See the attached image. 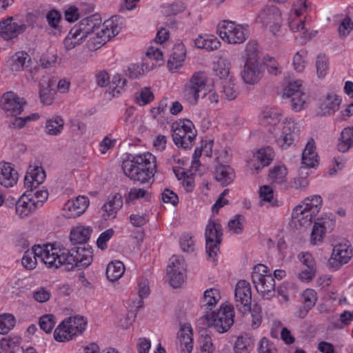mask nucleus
Wrapping results in <instances>:
<instances>
[{
    "label": "nucleus",
    "instance_id": "nucleus-1",
    "mask_svg": "<svg viewBox=\"0 0 353 353\" xmlns=\"http://www.w3.org/2000/svg\"><path fill=\"white\" fill-rule=\"evenodd\" d=\"M123 20L112 17L101 24V19L92 15L81 19L70 30L63 41V46L69 51L83 43L86 39L88 48L97 50L121 31Z\"/></svg>",
    "mask_w": 353,
    "mask_h": 353
},
{
    "label": "nucleus",
    "instance_id": "nucleus-2",
    "mask_svg": "<svg viewBox=\"0 0 353 353\" xmlns=\"http://www.w3.org/2000/svg\"><path fill=\"white\" fill-rule=\"evenodd\" d=\"M122 169L131 180L150 183L157 172L156 157L150 152L132 156L123 162Z\"/></svg>",
    "mask_w": 353,
    "mask_h": 353
},
{
    "label": "nucleus",
    "instance_id": "nucleus-3",
    "mask_svg": "<svg viewBox=\"0 0 353 353\" xmlns=\"http://www.w3.org/2000/svg\"><path fill=\"white\" fill-rule=\"evenodd\" d=\"M322 203L323 199L319 195H313L305 198L293 209L291 225L296 230L309 227L313 218L319 212Z\"/></svg>",
    "mask_w": 353,
    "mask_h": 353
},
{
    "label": "nucleus",
    "instance_id": "nucleus-4",
    "mask_svg": "<svg viewBox=\"0 0 353 353\" xmlns=\"http://www.w3.org/2000/svg\"><path fill=\"white\" fill-rule=\"evenodd\" d=\"M256 23L261 24L275 38L285 35L286 29L281 11L276 6H267L257 14Z\"/></svg>",
    "mask_w": 353,
    "mask_h": 353
},
{
    "label": "nucleus",
    "instance_id": "nucleus-5",
    "mask_svg": "<svg viewBox=\"0 0 353 353\" xmlns=\"http://www.w3.org/2000/svg\"><path fill=\"white\" fill-rule=\"evenodd\" d=\"M217 34L227 43H243L249 37L248 26L233 21L223 20L217 26Z\"/></svg>",
    "mask_w": 353,
    "mask_h": 353
},
{
    "label": "nucleus",
    "instance_id": "nucleus-6",
    "mask_svg": "<svg viewBox=\"0 0 353 353\" xmlns=\"http://www.w3.org/2000/svg\"><path fill=\"white\" fill-rule=\"evenodd\" d=\"M234 316L233 306L224 303L217 311L207 312L203 316V320L205 321L207 326L214 327L219 333H223L233 325Z\"/></svg>",
    "mask_w": 353,
    "mask_h": 353
},
{
    "label": "nucleus",
    "instance_id": "nucleus-7",
    "mask_svg": "<svg viewBox=\"0 0 353 353\" xmlns=\"http://www.w3.org/2000/svg\"><path fill=\"white\" fill-rule=\"evenodd\" d=\"M282 97L290 99V108L295 112L305 110L310 103V96L299 79L290 81L284 88Z\"/></svg>",
    "mask_w": 353,
    "mask_h": 353
},
{
    "label": "nucleus",
    "instance_id": "nucleus-8",
    "mask_svg": "<svg viewBox=\"0 0 353 353\" xmlns=\"http://www.w3.org/2000/svg\"><path fill=\"white\" fill-rule=\"evenodd\" d=\"M300 132V125L294 118L287 117L273 134L275 143L282 149H288L293 145Z\"/></svg>",
    "mask_w": 353,
    "mask_h": 353
},
{
    "label": "nucleus",
    "instance_id": "nucleus-9",
    "mask_svg": "<svg viewBox=\"0 0 353 353\" xmlns=\"http://www.w3.org/2000/svg\"><path fill=\"white\" fill-rule=\"evenodd\" d=\"M252 279L256 290L263 298L269 299L274 294V279L266 265H255L252 272Z\"/></svg>",
    "mask_w": 353,
    "mask_h": 353
},
{
    "label": "nucleus",
    "instance_id": "nucleus-10",
    "mask_svg": "<svg viewBox=\"0 0 353 353\" xmlns=\"http://www.w3.org/2000/svg\"><path fill=\"white\" fill-rule=\"evenodd\" d=\"M38 251L41 261L48 268H59L66 264L67 249L61 248L57 243L43 245H38Z\"/></svg>",
    "mask_w": 353,
    "mask_h": 353
},
{
    "label": "nucleus",
    "instance_id": "nucleus-11",
    "mask_svg": "<svg viewBox=\"0 0 353 353\" xmlns=\"http://www.w3.org/2000/svg\"><path fill=\"white\" fill-rule=\"evenodd\" d=\"M172 130L173 141L178 147L185 149L193 145L196 137V130L191 121H177L172 124Z\"/></svg>",
    "mask_w": 353,
    "mask_h": 353
},
{
    "label": "nucleus",
    "instance_id": "nucleus-12",
    "mask_svg": "<svg viewBox=\"0 0 353 353\" xmlns=\"http://www.w3.org/2000/svg\"><path fill=\"white\" fill-rule=\"evenodd\" d=\"M206 253L208 260L216 261L222 239V227L217 221L210 219L205 228Z\"/></svg>",
    "mask_w": 353,
    "mask_h": 353
},
{
    "label": "nucleus",
    "instance_id": "nucleus-13",
    "mask_svg": "<svg viewBox=\"0 0 353 353\" xmlns=\"http://www.w3.org/2000/svg\"><path fill=\"white\" fill-rule=\"evenodd\" d=\"M264 68L259 60H246L241 72V77L245 84L254 85L263 78Z\"/></svg>",
    "mask_w": 353,
    "mask_h": 353
},
{
    "label": "nucleus",
    "instance_id": "nucleus-14",
    "mask_svg": "<svg viewBox=\"0 0 353 353\" xmlns=\"http://www.w3.org/2000/svg\"><path fill=\"white\" fill-rule=\"evenodd\" d=\"M236 307L242 313L250 312L252 292L250 284L245 280L239 281L234 292Z\"/></svg>",
    "mask_w": 353,
    "mask_h": 353
},
{
    "label": "nucleus",
    "instance_id": "nucleus-15",
    "mask_svg": "<svg viewBox=\"0 0 353 353\" xmlns=\"http://www.w3.org/2000/svg\"><path fill=\"white\" fill-rule=\"evenodd\" d=\"M92 261L93 252L91 248L77 247L70 251L67 250L66 264L83 268L89 266Z\"/></svg>",
    "mask_w": 353,
    "mask_h": 353
},
{
    "label": "nucleus",
    "instance_id": "nucleus-16",
    "mask_svg": "<svg viewBox=\"0 0 353 353\" xmlns=\"http://www.w3.org/2000/svg\"><path fill=\"white\" fill-rule=\"evenodd\" d=\"M26 104L24 99L19 97L12 92L4 93L1 98L0 105L9 117H16L23 111V107Z\"/></svg>",
    "mask_w": 353,
    "mask_h": 353
},
{
    "label": "nucleus",
    "instance_id": "nucleus-17",
    "mask_svg": "<svg viewBox=\"0 0 353 353\" xmlns=\"http://www.w3.org/2000/svg\"><path fill=\"white\" fill-rule=\"evenodd\" d=\"M283 119L282 113L273 108L266 107L259 114L260 124L272 135L276 130Z\"/></svg>",
    "mask_w": 353,
    "mask_h": 353
},
{
    "label": "nucleus",
    "instance_id": "nucleus-18",
    "mask_svg": "<svg viewBox=\"0 0 353 353\" xmlns=\"http://www.w3.org/2000/svg\"><path fill=\"white\" fill-rule=\"evenodd\" d=\"M352 256V252L349 244L343 241L333 245L332 252L329 259V265L332 268H338L347 263Z\"/></svg>",
    "mask_w": 353,
    "mask_h": 353
},
{
    "label": "nucleus",
    "instance_id": "nucleus-19",
    "mask_svg": "<svg viewBox=\"0 0 353 353\" xmlns=\"http://www.w3.org/2000/svg\"><path fill=\"white\" fill-rule=\"evenodd\" d=\"M193 330L189 323L180 324L177 332L176 347L180 353H191L193 350Z\"/></svg>",
    "mask_w": 353,
    "mask_h": 353
},
{
    "label": "nucleus",
    "instance_id": "nucleus-20",
    "mask_svg": "<svg viewBox=\"0 0 353 353\" xmlns=\"http://www.w3.org/2000/svg\"><path fill=\"white\" fill-rule=\"evenodd\" d=\"M288 26L292 32L297 34L296 39L300 38L301 43L311 39L317 34V31H310L307 28L305 23V18H302L301 16L292 17L291 14H289Z\"/></svg>",
    "mask_w": 353,
    "mask_h": 353
},
{
    "label": "nucleus",
    "instance_id": "nucleus-21",
    "mask_svg": "<svg viewBox=\"0 0 353 353\" xmlns=\"http://www.w3.org/2000/svg\"><path fill=\"white\" fill-rule=\"evenodd\" d=\"M9 70L12 73H17L25 68L30 71L38 70L39 67L32 65L30 56L26 52L19 51L14 53L7 61Z\"/></svg>",
    "mask_w": 353,
    "mask_h": 353
},
{
    "label": "nucleus",
    "instance_id": "nucleus-22",
    "mask_svg": "<svg viewBox=\"0 0 353 353\" xmlns=\"http://www.w3.org/2000/svg\"><path fill=\"white\" fill-rule=\"evenodd\" d=\"M90 203L89 199L79 196L74 199L68 201L63 207V214L68 219L76 218L85 212Z\"/></svg>",
    "mask_w": 353,
    "mask_h": 353
},
{
    "label": "nucleus",
    "instance_id": "nucleus-23",
    "mask_svg": "<svg viewBox=\"0 0 353 353\" xmlns=\"http://www.w3.org/2000/svg\"><path fill=\"white\" fill-rule=\"evenodd\" d=\"M12 17H8L0 21V37L5 41L17 37L26 30L24 23L18 24L13 21Z\"/></svg>",
    "mask_w": 353,
    "mask_h": 353
},
{
    "label": "nucleus",
    "instance_id": "nucleus-24",
    "mask_svg": "<svg viewBox=\"0 0 353 353\" xmlns=\"http://www.w3.org/2000/svg\"><path fill=\"white\" fill-rule=\"evenodd\" d=\"M274 151L270 148L259 150L249 161V167L252 174H257L264 167L268 166L273 160Z\"/></svg>",
    "mask_w": 353,
    "mask_h": 353
},
{
    "label": "nucleus",
    "instance_id": "nucleus-25",
    "mask_svg": "<svg viewBox=\"0 0 353 353\" xmlns=\"http://www.w3.org/2000/svg\"><path fill=\"white\" fill-rule=\"evenodd\" d=\"M340 103L341 99L336 94H327L320 100L316 114L321 117L331 115L339 110Z\"/></svg>",
    "mask_w": 353,
    "mask_h": 353
},
{
    "label": "nucleus",
    "instance_id": "nucleus-26",
    "mask_svg": "<svg viewBox=\"0 0 353 353\" xmlns=\"http://www.w3.org/2000/svg\"><path fill=\"white\" fill-rule=\"evenodd\" d=\"M186 57V48L183 43L174 44L168 61V68L171 72H177L183 64Z\"/></svg>",
    "mask_w": 353,
    "mask_h": 353
},
{
    "label": "nucleus",
    "instance_id": "nucleus-27",
    "mask_svg": "<svg viewBox=\"0 0 353 353\" xmlns=\"http://www.w3.org/2000/svg\"><path fill=\"white\" fill-rule=\"evenodd\" d=\"M46 179V172L41 166H30L24 179V185L30 192L37 189Z\"/></svg>",
    "mask_w": 353,
    "mask_h": 353
},
{
    "label": "nucleus",
    "instance_id": "nucleus-28",
    "mask_svg": "<svg viewBox=\"0 0 353 353\" xmlns=\"http://www.w3.org/2000/svg\"><path fill=\"white\" fill-rule=\"evenodd\" d=\"M92 228L81 224L77 225L70 230V241L73 245L85 244L90 238Z\"/></svg>",
    "mask_w": 353,
    "mask_h": 353
},
{
    "label": "nucleus",
    "instance_id": "nucleus-29",
    "mask_svg": "<svg viewBox=\"0 0 353 353\" xmlns=\"http://www.w3.org/2000/svg\"><path fill=\"white\" fill-rule=\"evenodd\" d=\"M122 205L123 198L120 194H110L102 207L103 216L105 218H114Z\"/></svg>",
    "mask_w": 353,
    "mask_h": 353
},
{
    "label": "nucleus",
    "instance_id": "nucleus-30",
    "mask_svg": "<svg viewBox=\"0 0 353 353\" xmlns=\"http://www.w3.org/2000/svg\"><path fill=\"white\" fill-rule=\"evenodd\" d=\"M18 181V173L9 163L0 167V184L5 188L13 187Z\"/></svg>",
    "mask_w": 353,
    "mask_h": 353
},
{
    "label": "nucleus",
    "instance_id": "nucleus-31",
    "mask_svg": "<svg viewBox=\"0 0 353 353\" xmlns=\"http://www.w3.org/2000/svg\"><path fill=\"white\" fill-rule=\"evenodd\" d=\"M52 82L48 76L43 77L39 81V97L44 105H50L54 101L55 92L52 89Z\"/></svg>",
    "mask_w": 353,
    "mask_h": 353
},
{
    "label": "nucleus",
    "instance_id": "nucleus-32",
    "mask_svg": "<svg viewBox=\"0 0 353 353\" xmlns=\"http://www.w3.org/2000/svg\"><path fill=\"white\" fill-rule=\"evenodd\" d=\"M64 124V120L61 116L54 115L46 119L44 132L49 136H58L63 132Z\"/></svg>",
    "mask_w": 353,
    "mask_h": 353
},
{
    "label": "nucleus",
    "instance_id": "nucleus-33",
    "mask_svg": "<svg viewBox=\"0 0 353 353\" xmlns=\"http://www.w3.org/2000/svg\"><path fill=\"white\" fill-rule=\"evenodd\" d=\"M125 83L126 80L121 75L119 74L114 75L111 82L110 81L108 90L105 92L107 98L112 99L119 97L124 91Z\"/></svg>",
    "mask_w": 353,
    "mask_h": 353
},
{
    "label": "nucleus",
    "instance_id": "nucleus-34",
    "mask_svg": "<svg viewBox=\"0 0 353 353\" xmlns=\"http://www.w3.org/2000/svg\"><path fill=\"white\" fill-rule=\"evenodd\" d=\"M36 209H37V207L35 205V203L30 198V195L26 194L22 195L16 203V213L21 218L27 216Z\"/></svg>",
    "mask_w": 353,
    "mask_h": 353
},
{
    "label": "nucleus",
    "instance_id": "nucleus-35",
    "mask_svg": "<svg viewBox=\"0 0 353 353\" xmlns=\"http://www.w3.org/2000/svg\"><path fill=\"white\" fill-rule=\"evenodd\" d=\"M214 179L223 185L230 184L234 179V170L229 165H219L214 172Z\"/></svg>",
    "mask_w": 353,
    "mask_h": 353
},
{
    "label": "nucleus",
    "instance_id": "nucleus-36",
    "mask_svg": "<svg viewBox=\"0 0 353 353\" xmlns=\"http://www.w3.org/2000/svg\"><path fill=\"white\" fill-rule=\"evenodd\" d=\"M221 294L219 289L211 288L207 289L203 295L201 301V307L204 310H211L221 300Z\"/></svg>",
    "mask_w": 353,
    "mask_h": 353
},
{
    "label": "nucleus",
    "instance_id": "nucleus-37",
    "mask_svg": "<svg viewBox=\"0 0 353 353\" xmlns=\"http://www.w3.org/2000/svg\"><path fill=\"white\" fill-rule=\"evenodd\" d=\"M125 201L128 205L135 203L137 201H149L151 198L150 192L145 188L134 187L125 194Z\"/></svg>",
    "mask_w": 353,
    "mask_h": 353
},
{
    "label": "nucleus",
    "instance_id": "nucleus-38",
    "mask_svg": "<svg viewBox=\"0 0 353 353\" xmlns=\"http://www.w3.org/2000/svg\"><path fill=\"white\" fill-rule=\"evenodd\" d=\"M318 163L317 154L315 150V143L313 139H310L302 154V163L307 167L313 168Z\"/></svg>",
    "mask_w": 353,
    "mask_h": 353
},
{
    "label": "nucleus",
    "instance_id": "nucleus-39",
    "mask_svg": "<svg viewBox=\"0 0 353 353\" xmlns=\"http://www.w3.org/2000/svg\"><path fill=\"white\" fill-rule=\"evenodd\" d=\"M220 92L222 97L228 101L234 100L238 97L239 91L232 77L221 81Z\"/></svg>",
    "mask_w": 353,
    "mask_h": 353
},
{
    "label": "nucleus",
    "instance_id": "nucleus-40",
    "mask_svg": "<svg viewBox=\"0 0 353 353\" xmlns=\"http://www.w3.org/2000/svg\"><path fill=\"white\" fill-rule=\"evenodd\" d=\"M288 173V169L285 165H277L270 170L268 178L272 183L285 185Z\"/></svg>",
    "mask_w": 353,
    "mask_h": 353
},
{
    "label": "nucleus",
    "instance_id": "nucleus-41",
    "mask_svg": "<svg viewBox=\"0 0 353 353\" xmlns=\"http://www.w3.org/2000/svg\"><path fill=\"white\" fill-rule=\"evenodd\" d=\"M64 321L67 323V328L70 329L74 336L81 334L87 325L86 320L81 316L70 317Z\"/></svg>",
    "mask_w": 353,
    "mask_h": 353
},
{
    "label": "nucleus",
    "instance_id": "nucleus-42",
    "mask_svg": "<svg viewBox=\"0 0 353 353\" xmlns=\"http://www.w3.org/2000/svg\"><path fill=\"white\" fill-rule=\"evenodd\" d=\"M38 245H34L31 250L25 252L21 259L22 265L28 270H33L37 264V258L40 259L38 251Z\"/></svg>",
    "mask_w": 353,
    "mask_h": 353
},
{
    "label": "nucleus",
    "instance_id": "nucleus-43",
    "mask_svg": "<svg viewBox=\"0 0 353 353\" xmlns=\"http://www.w3.org/2000/svg\"><path fill=\"white\" fill-rule=\"evenodd\" d=\"M125 272V266L120 261L110 262L106 269V275L111 281L120 279Z\"/></svg>",
    "mask_w": 353,
    "mask_h": 353
},
{
    "label": "nucleus",
    "instance_id": "nucleus-44",
    "mask_svg": "<svg viewBox=\"0 0 353 353\" xmlns=\"http://www.w3.org/2000/svg\"><path fill=\"white\" fill-rule=\"evenodd\" d=\"M352 147H353V127H348L341 132L338 149L340 152H345Z\"/></svg>",
    "mask_w": 353,
    "mask_h": 353
},
{
    "label": "nucleus",
    "instance_id": "nucleus-45",
    "mask_svg": "<svg viewBox=\"0 0 353 353\" xmlns=\"http://www.w3.org/2000/svg\"><path fill=\"white\" fill-rule=\"evenodd\" d=\"M200 91L189 83H186L183 88V97L190 104H197L199 99Z\"/></svg>",
    "mask_w": 353,
    "mask_h": 353
},
{
    "label": "nucleus",
    "instance_id": "nucleus-46",
    "mask_svg": "<svg viewBox=\"0 0 353 353\" xmlns=\"http://www.w3.org/2000/svg\"><path fill=\"white\" fill-rule=\"evenodd\" d=\"M230 63L225 57H220L214 69L216 76L222 81L232 77L230 75Z\"/></svg>",
    "mask_w": 353,
    "mask_h": 353
},
{
    "label": "nucleus",
    "instance_id": "nucleus-47",
    "mask_svg": "<svg viewBox=\"0 0 353 353\" xmlns=\"http://www.w3.org/2000/svg\"><path fill=\"white\" fill-rule=\"evenodd\" d=\"M15 317L10 313L0 315V334H8L15 325Z\"/></svg>",
    "mask_w": 353,
    "mask_h": 353
},
{
    "label": "nucleus",
    "instance_id": "nucleus-48",
    "mask_svg": "<svg viewBox=\"0 0 353 353\" xmlns=\"http://www.w3.org/2000/svg\"><path fill=\"white\" fill-rule=\"evenodd\" d=\"M74 336L71 330L67 328V323L64 321L55 329L54 332L55 340L59 342L70 341Z\"/></svg>",
    "mask_w": 353,
    "mask_h": 353
},
{
    "label": "nucleus",
    "instance_id": "nucleus-49",
    "mask_svg": "<svg viewBox=\"0 0 353 353\" xmlns=\"http://www.w3.org/2000/svg\"><path fill=\"white\" fill-rule=\"evenodd\" d=\"M207 81L208 77L205 72H197L192 75V77L188 81V83H190L200 91H202L206 86Z\"/></svg>",
    "mask_w": 353,
    "mask_h": 353
},
{
    "label": "nucleus",
    "instance_id": "nucleus-50",
    "mask_svg": "<svg viewBox=\"0 0 353 353\" xmlns=\"http://www.w3.org/2000/svg\"><path fill=\"white\" fill-rule=\"evenodd\" d=\"M259 197L261 199V205L262 202L270 203L272 205H276L275 201H274V191L273 189L267 185H262L259 190Z\"/></svg>",
    "mask_w": 353,
    "mask_h": 353
},
{
    "label": "nucleus",
    "instance_id": "nucleus-51",
    "mask_svg": "<svg viewBox=\"0 0 353 353\" xmlns=\"http://www.w3.org/2000/svg\"><path fill=\"white\" fill-rule=\"evenodd\" d=\"M166 272L169 283L174 288H179L184 283L185 272H175L171 269Z\"/></svg>",
    "mask_w": 353,
    "mask_h": 353
},
{
    "label": "nucleus",
    "instance_id": "nucleus-52",
    "mask_svg": "<svg viewBox=\"0 0 353 353\" xmlns=\"http://www.w3.org/2000/svg\"><path fill=\"white\" fill-rule=\"evenodd\" d=\"M32 192V194L28 195H30V198L32 199L37 208H40L48 198V192L43 187L41 189H35Z\"/></svg>",
    "mask_w": 353,
    "mask_h": 353
},
{
    "label": "nucleus",
    "instance_id": "nucleus-53",
    "mask_svg": "<svg viewBox=\"0 0 353 353\" xmlns=\"http://www.w3.org/2000/svg\"><path fill=\"white\" fill-rule=\"evenodd\" d=\"M307 52L304 50L297 52L293 57V66L294 70L298 72H302L305 68Z\"/></svg>",
    "mask_w": 353,
    "mask_h": 353
},
{
    "label": "nucleus",
    "instance_id": "nucleus-54",
    "mask_svg": "<svg viewBox=\"0 0 353 353\" xmlns=\"http://www.w3.org/2000/svg\"><path fill=\"white\" fill-rule=\"evenodd\" d=\"M325 233L326 232L321 228V226L314 223L310 234V241L311 244L316 245L322 243Z\"/></svg>",
    "mask_w": 353,
    "mask_h": 353
},
{
    "label": "nucleus",
    "instance_id": "nucleus-55",
    "mask_svg": "<svg viewBox=\"0 0 353 353\" xmlns=\"http://www.w3.org/2000/svg\"><path fill=\"white\" fill-rule=\"evenodd\" d=\"M170 269L175 272H185V264L183 257L176 255L172 256L170 259L167 270Z\"/></svg>",
    "mask_w": 353,
    "mask_h": 353
},
{
    "label": "nucleus",
    "instance_id": "nucleus-56",
    "mask_svg": "<svg viewBox=\"0 0 353 353\" xmlns=\"http://www.w3.org/2000/svg\"><path fill=\"white\" fill-rule=\"evenodd\" d=\"M302 297L304 301L305 308L307 310L312 309L315 305L317 301L316 292L312 289L305 290L302 294Z\"/></svg>",
    "mask_w": 353,
    "mask_h": 353
},
{
    "label": "nucleus",
    "instance_id": "nucleus-57",
    "mask_svg": "<svg viewBox=\"0 0 353 353\" xmlns=\"http://www.w3.org/2000/svg\"><path fill=\"white\" fill-rule=\"evenodd\" d=\"M56 324L52 314H45L39 319V326L46 333H50Z\"/></svg>",
    "mask_w": 353,
    "mask_h": 353
},
{
    "label": "nucleus",
    "instance_id": "nucleus-58",
    "mask_svg": "<svg viewBox=\"0 0 353 353\" xmlns=\"http://www.w3.org/2000/svg\"><path fill=\"white\" fill-rule=\"evenodd\" d=\"M307 0H295L289 14H291L292 17H302L307 12Z\"/></svg>",
    "mask_w": 353,
    "mask_h": 353
},
{
    "label": "nucleus",
    "instance_id": "nucleus-59",
    "mask_svg": "<svg viewBox=\"0 0 353 353\" xmlns=\"http://www.w3.org/2000/svg\"><path fill=\"white\" fill-rule=\"evenodd\" d=\"M154 99V95L148 88H143L136 97V101L139 105H144Z\"/></svg>",
    "mask_w": 353,
    "mask_h": 353
},
{
    "label": "nucleus",
    "instance_id": "nucleus-60",
    "mask_svg": "<svg viewBox=\"0 0 353 353\" xmlns=\"http://www.w3.org/2000/svg\"><path fill=\"white\" fill-rule=\"evenodd\" d=\"M21 343V338L19 336H12L3 338L0 341V347L3 350H14Z\"/></svg>",
    "mask_w": 353,
    "mask_h": 353
},
{
    "label": "nucleus",
    "instance_id": "nucleus-61",
    "mask_svg": "<svg viewBox=\"0 0 353 353\" xmlns=\"http://www.w3.org/2000/svg\"><path fill=\"white\" fill-rule=\"evenodd\" d=\"M153 63L150 68H148L145 63L142 65L133 64L129 67L128 74L132 79H137L140 76L144 74L145 72L149 71L150 69L153 68Z\"/></svg>",
    "mask_w": 353,
    "mask_h": 353
},
{
    "label": "nucleus",
    "instance_id": "nucleus-62",
    "mask_svg": "<svg viewBox=\"0 0 353 353\" xmlns=\"http://www.w3.org/2000/svg\"><path fill=\"white\" fill-rule=\"evenodd\" d=\"M252 341L248 338H238L235 343L236 353H249L252 348Z\"/></svg>",
    "mask_w": 353,
    "mask_h": 353
},
{
    "label": "nucleus",
    "instance_id": "nucleus-63",
    "mask_svg": "<svg viewBox=\"0 0 353 353\" xmlns=\"http://www.w3.org/2000/svg\"><path fill=\"white\" fill-rule=\"evenodd\" d=\"M259 353H276L277 350L274 344L268 338L263 337L259 343Z\"/></svg>",
    "mask_w": 353,
    "mask_h": 353
},
{
    "label": "nucleus",
    "instance_id": "nucleus-64",
    "mask_svg": "<svg viewBox=\"0 0 353 353\" xmlns=\"http://www.w3.org/2000/svg\"><path fill=\"white\" fill-rule=\"evenodd\" d=\"M353 30V21L349 18H345L339 25V34L342 38L347 37Z\"/></svg>",
    "mask_w": 353,
    "mask_h": 353
}]
</instances>
